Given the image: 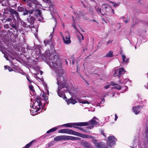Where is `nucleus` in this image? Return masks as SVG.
Masks as SVG:
<instances>
[{
	"label": "nucleus",
	"instance_id": "36",
	"mask_svg": "<svg viewBox=\"0 0 148 148\" xmlns=\"http://www.w3.org/2000/svg\"><path fill=\"white\" fill-rule=\"evenodd\" d=\"M110 3L112 4L115 7L116 6H118L119 5V4L115 3L113 2H110Z\"/></svg>",
	"mask_w": 148,
	"mask_h": 148
},
{
	"label": "nucleus",
	"instance_id": "45",
	"mask_svg": "<svg viewBox=\"0 0 148 148\" xmlns=\"http://www.w3.org/2000/svg\"><path fill=\"white\" fill-rule=\"evenodd\" d=\"M128 79H124V81H123L122 82V83L123 84H125L126 83V82H127L128 81Z\"/></svg>",
	"mask_w": 148,
	"mask_h": 148
},
{
	"label": "nucleus",
	"instance_id": "8",
	"mask_svg": "<svg viewBox=\"0 0 148 148\" xmlns=\"http://www.w3.org/2000/svg\"><path fill=\"white\" fill-rule=\"evenodd\" d=\"M75 132L71 130L67 129H62L59 130L58 131V132L59 133H66L74 135H75Z\"/></svg>",
	"mask_w": 148,
	"mask_h": 148
},
{
	"label": "nucleus",
	"instance_id": "9",
	"mask_svg": "<svg viewBox=\"0 0 148 148\" xmlns=\"http://www.w3.org/2000/svg\"><path fill=\"white\" fill-rule=\"evenodd\" d=\"M75 135L79 137H81L83 138H93V136L89 135L88 134H84L80 133L77 132H75Z\"/></svg>",
	"mask_w": 148,
	"mask_h": 148
},
{
	"label": "nucleus",
	"instance_id": "18",
	"mask_svg": "<svg viewBox=\"0 0 148 148\" xmlns=\"http://www.w3.org/2000/svg\"><path fill=\"white\" fill-rule=\"evenodd\" d=\"M40 98L41 99L45 101H47L48 98V97L46 96V94L44 92L41 93L40 95Z\"/></svg>",
	"mask_w": 148,
	"mask_h": 148
},
{
	"label": "nucleus",
	"instance_id": "47",
	"mask_svg": "<svg viewBox=\"0 0 148 148\" xmlns=\"http://www.w3.org/2000/svg\"><path fill=\"white\" fill-rule=\"evenodd\" d=\"M12 19L11 18H9L8 19H6V21H12Z\"/></svg>",
	"mask_w": 148,
	"mask_h": 148
},
{
	"label": "nucleus",
	"instance_id": "29",
	"mask_svg": "<svg viewBox=\"0 0 148 148\" xmlns=\"http://www.w3.org/2000/svg\"><path fill=\"white\" fill-rule=\"evenodd\" d=\"M95 146L96 147H97L98 148H102V144L101 143H97V144L95 145Z\"/></svg>",
	"mask_w": 148,
	"mask_h": 148
},
{
	"label": "nucleus",
	"instance_id": "58",
	"mask_svg": "<svg viewBox=\"0 0 148 148\" xmlns=\"http://www.w3.org/2000/svg\"><path fill=\"white\" fill-rule=\"evenodd\" d=\"M72 64H74V60H72Z\"/></svg>",
	"mask_w": 148,
	"mask_h": 148
},
{
	"label": "nucleus",
	"instance_id": "48",
	"mask_svg": "<svg viewBox=\"0 0 148 148\" xmlns=\"http://www.w3.org/2000/svg\"><path fill=\"white\" fill-rule=\"evenodd\" d=\"M44 2H46L47 3H48L50 1H49V0H42Z\"/></svg>",
	"mask_w": 148,
	"mask_h": 148
},
{
	"label": "nucleus",
	"instance_id": "1",
	"mask_svg": "<svg viewBox=\"0 0 148 148\" xmlns=\"http://www.w3.org/2000/svg\"><path fill=\"white\" fill-rule=\"evenodd\" d=\"M46 59L49 66L53 69L57 74V84L58 85V94L60 97H63L64 96V92L66 90L67 85L64 78V71L62 69V63L57 54H51L48 56H47Z\"/></svg>",
	"mask_w": 148,
	"mask_h": 148
},
{
	"label": "nucleus",
	"instance_id": "34",
	"mask_svg": "<svg viewBox=\"0 0 148 148\" xmlns=\"http://www.w3.org/2000/svg\"><path fill=\"white\" fill-rule=\"evenodd\" d=\"M78 128L79 130H82V131L84 132H87V133H90V131H86V130H84V129H83L82 128V127H78Z\"/></svg>",
	"mask_w": 148,
	"mask_h": 148
},
{
	"label": "nucleus",
	"instance_id": "27",
	"mask_svg": "<svg viewBox=\"0 0 148 148\" xmlns=\"http://www.w3.org/2000/svg\"><path fill=\"white\" fill-rule=\"evenodd\" d=\"M78 38L79 41L83 40L84 39L83 36L80 33H79V35H78Z\"/></svg>",
	"mask_w": 148,
	"mask_h": 148
},
{
	"label": "nucleus",
	"instance_id": "60",
	"mask_svg": "<svg viewBox=\"0 0 148 148\" xmlns=\"http://www.w3.org/2000/svg\"><path fill=\"white\" fill-rule=\"evenodd\" d=\"M125 90L127 88V86H125Z\"/></svg>",
	"mask_w": 148,
	"mask_h": 148
},
{
	"label": "nucleus",
	"instance_id": "12",
	"mask_svg": "<svg viewBox=\"0 0 148 148\" xmlns=\"http://www.w3.org/2000/svg\"><path fill=\"white\" fill-rule=\"evenodd\" d=\"M81 145L84 148H93L89 143L85 141H82Z\"/></svg>",
	"mask_w": 148,
	"mask_h": 148
},
{
	"label": "nucleus",
	"instance_id": "46",
	"mask_svg": "<svg viewBox=\"0 0 148 148\" xmlns=\"http://www.w3.org/2000/svg\"><path fill=\"white\" fill-rule=\"evenodd\" d=\"M11 26H12V27H13V28H15V27H16V26H15V25L14 24H12H12H11Z\"/></svg>",
	"mask_w": 148,
	"mask_h": 148
},
{
	"label": "nucleus",
	"instance_id": "10",
	"mask_svg": "<svg viewBox=\"0 0 148 148\" xmlns=\"http://www.w3.org/2000/svg\"><path fill=\"white\" fill-rule=\"evenodd\" d=\"M87 123V125H90V126L89 127L90 129H91L94 126H96L97 124V122L95 121L93 119L91 120L88 122V123L86 122Z\"/></svg>",
	"mask_w": 148,
	"mask_h": 148
},
{
	"label": "nucleus",
	"instance_id": "59",
	"mask_svg": "<svg viewBox=\"0 0 148 148\" xmlns=\"http://www.w3.org/2000/svg\"><path fill=\"white\" fill-rule=\"evenodd\" d=\"M2 49V47H0V51H1Z\"/></svg>",
	"mask_w": 148,
	"mask_h": 148
},
{
	"label": "nucleus",
	"instance_id": "51",
	"mask_svg": "<svg viewBox=\"0 0 148 148\" xmlns=\"http://www.w3.org/2000/svg\"><path fill=\"white\" fill-rule=\"evenodd\" d=\"M115 118L114 120L115 121H116L117 120V119L118 118V117L116 114H115Z\"/></svg>",
	"mask_w": 148,
	"mask_h": 148
},
{
	"label": "nucleus",
	"instance_id": "22",
	"mask_svg": "<svg viewBox=\"0 0 148 148\" xmlns=\"http://www.w3.org/2000/svg\"><path fill=\"white\" fill-rule=\"evenodd\" d=\"M119 71V69L115 70H114V76L115 77L117 76L119 77L120 75Z\"/></svg>",
	"mask_w": 148,
	"mask_h": 148
},
{
	"label": "nucleus",
	"instance_id": "54",
	"mask_svg": "<svg viewBox=\"0 0 148 148\" xmlns=\"http://www.w3.org/2000/svg\"><path fill=\"white\" fill-rule=\"evenodd\" d=\"M101 134H103V136H105V134H104V133H103V131H101Z\"/></svg>",
	"mask_w": 148,
	"mask_h": 148
},
{
	"label": "nucleus",
	"instance_id": "32",
	"mask_svg": "<svg viewBox=\"0 0 148 148\" xmlns=\"http://www.w3.org/2000/svg\"><path fill=\"white\" fill-rule=\"evenodd\" d=\"M33 142V141H32L26 145L25 147L24 148H29Z\"/></svg>",
	"mask_w": 148,
	"mask_h": 148
},
{
	"label": "nucleus",
	"instance_id": "35",
	"mask_svg": "<svg viewBox=\"0 0 148 148\" xmlns=\"http://www.w3.org/2000/svg\"><path fill=\"white\" fill-rule=\"evenodd\" d=\"M18 10L19 12H22L24 10V9L22 7H18Z\"/></svg>",
	"mask_w": 148,
	"mask_h": 148
},
{
	"label": "nucleus",
	"instance_id": "16",
	"mask_svg": "<svg viewBox=\"0 0 148 148\" xmlns=\"http://www.w3.org/2000/svg\"><path fill=\"white\" fill-rule=\"evenodd\" d=\"M133 109L134 111V112L136 114H138L140 112V110L139 106H137L134 107H133Z\"/></svg>",
	"mask_w": 148,
	"mask_h": 148
},
{
	"label": "nucleus",
	"instance_id": "38",
	"mask_svg": "<svg viewBox=\"0 0 148 148\" xmlns=\"http://www.w3.org/2000/svg\"><path fill=\"white\" fill-rule=\"evenodd\" d=\"M28 13V10H25V11H24L23 14L24 15H27Z\"/></svg>",
	"mask_w": 148,
	"mask_h": 148
},
{
	"label": "nucleus",
	"instance_id": "31",
	"mask_svg": "<svg viewBox=\"0 0 148 148\" xmlns=\"http://www.w3.org/2000/svg\"><path fill=\"white\" fill-rule=\"evenodd\" d=\"M37 112V110H36L35 111H34V110H31L30 113L32 115H35L36 114Z\"/></svg>",
	"mask_w": 148,
	"mask_h": 148
},
{
	"label": "nucleus",
	"instance_id": "61",
	"mask_svg": "<svg viewBox=\"0 0 148 148\" xmlns=\"http://www.w3.org/2000/svg\"><path fill=\"white\" fill-rule=\"evenodd\" d=\"M104 100L103 99L102 101V102L103 101V103L104 102Z\"/></svg>",
	"mask_w": 148,
	"mask_h": 148
},
{
	"label": "nucleus",
	"instance_id": "62",
	"mask_svg": "<svg viewBox=\"0 0 148 148\" xmlns=\"http://www.w3.org/2000/svg\"><path fill=\"white\" fill-rule=\"evenodd\" d=\"M72 18H73V20L74 21V17L73 16L72 17Z\"/></svg>",
	"mask_w": 148,
	"mask_h": 148
},
{
	"label": "nucleus",
	"instance_id": "14",
	"mask_svg": "<svg viewBox=\"0 0 148 148\" xmlns=\"http://www.w3.org/2000/svg\"><path fill=\"white\" fill-rule=\"evenodd\" d=\"M28 5L30 7H32L33 9V10H28V13L29 14H32L33 12L34 11V9L35 8H38L40 6V5L37 6L35 5H31V4H29V3L28 4Z\"/></svg>",
	"mask_w": 148,
	"mask_h": 148
},
{
	"label": "nucleus",
	"instance_id": "15",
	"mask_svg": "<svg viewBox=\"0 0 148 148\" xmlns=\"http://www.w3.org/2000/svg\"><path fill=\"white\" fill-rule=\"evenodd\" d=\"M146 129L145 130V140L147 141L148 144V121H147L145 125Z\"/></svg>",
	"mask_w": 148,
	"mask_h": 148
},
{
	"label": "nucleus",
	"instance_id": "25",
	"mask_svg": "<svg viewBox=\"0 0 148 148\" xmlns=\"http://www.w3.org/2000/svg\"><path fill=\"white\" fill-rule=\"evenodd\" d=\"M121 56L122 57L123 61V62H128L129 59H127L126 60H125V59L126 58V56L124 54H121Z\"/></svg>",
	"mask_w": 148,
	"mask_h": 148
},
{
	"label": "nucleus",
	"instance_id": "40",
	"mask_svg": "<svg viewBox=\"0 0 148 148\" xmlns=\"http://www.w3.org/2000/svg\"><path fill=\"white\" fill-rule=\"evenodd\" d=\"M26 78H27V80L29 81V82H31V81L30 80V77H29V76L27 75V76H26Z\"/></svg>",
	"mask_w": 148,
	"mask_h": 148
},
{
	"label": "nucleus",
	"instance_id": "55",
	"mask_svg": "<svg viewBox=\"0 0 148 148\" xmlns=\"http://www.w3.org/2000/svg\"><path fill=\"white\" fill-rule=\"evenodd\" d=\"M96 119L97 120L98 119L97 118H96L95 117H94L93 118V119Z\"/></svg>",
	"mask_w": 148,
	"mask_h": 148
},
{
	"label": "nucleus",
	"instance_id": "28",
	"mask_svg": "<svg viewBox=\"0 0 148 148\" xmlns=\"http://www.w3.org/2000/svg\"><path fill=\"white\" fill-rule=\"evenodd\" d=\"M10 8H6V9H4V11L3 12V14H6L8 13L9 12H10Z\"/></svg>",
	"mask_w": 148,
	"mask_h": 148
},
{
	"label": "nucleus",
	"instance_id": "4",
	"mask_svg": "<svg viewBox=\"0 0 148 148\" xmlns=\"http://www.w3.org/2000/svg\"><path fill=\"white\" fill-rule=\"evenodd\" d=\"M87 123H69L64 124L63 126L66 127H72L77 128V126H83L86 125Z\"/></svg>",
	"mask_w": 148,
	"mask_h": 148
},
{
	"label": "nucleus",
	"instance_id": "5",
	"mask_svg": "<svg viewBox=\"0 0 148 148\" xmlns=\"http://www.w3.org/2000/svg\"><path fill=\"white\" fill-rule=\"evenodd\" d=\"M60 34L65 43L66 44L70 43L71 42L70 37L69 33L68 32H66L64 33V35H63L62 33L61 32Z\"/></svg>",
	"mask_w": 148,
	"mask_h": 148
},
{
	"label": "nucleus",
	"instance_id": "43",
	"mask_svg": "<svg viewBox=\"0 0 148 148\" xmlns=\"http://www.w3.org/2000/svg\"><path fill=\"white\" fill-rule=\"evenodd\" d=\"M4 27L5 28L8 29L9 27V25L8 24H6L4 25Z\"/></svg>",
	"mask_w": 148,
	"mask_h": 148
},
{
	"label": "nucleus",
	"instance_id": "39",
	"mask_svg": "<svg viewBox=\"0 0 148 148\" xmlns=\"http://www.w3.org/2000/svg\"><path fill=\"white\" fill-rule=\"evenodd\" d=\"M96 11L98 12V13H101V9L98 8L96 9Z\"/></svg>",
	"mask_w": 148,
	"mask_h": 148
},
{
	"label": "nucleus",
	"instance_id": "6",
	"mask_svg": "<svg viewBox=\"0 0 148 148\" xmlns=\"http://www.w3.org/2000/svg\"><path fill=\"white\" fill-rule=\"evenodd\" d=\"M116 139L113 136H111L108 137L107 143L108 145L111 147L115 144Z\"/></svg>",
	"mask_w": 148,
	"mask_h": 148
},
{
	"label": "nucleus",
	"instance_id": "19",
	"mask_svg": "<svg viewBox=\"0 0 148 148\" xmlns=\"http://www.w3.org/2000/svg\"><path fill=\"white\" fill-rule=\"evenodd\" d=\"M36 8H35L34 9V11L35 12V14L34 15L37 17L40 16L41 14V12L39 10L37 9H36Z\"/></svg>",
	"mask_w": 148,
	"mask_h": 148
},
{
	"label": "nucleus",
	"instance_id": "7",
	"mask_svg": "<svg viewBox=\"0 0 148 148\" xmlns=\"http://www.w3.org/2000/svg\"><path fill=\"white\" fill-rule=\"evenodd\" d=\"M102 7L103 11H105L107 14H114V10L110 7H108L106 5L103 4L102 6Z\"/></svg>",
	"mask_w": 148,
	"mask_h": 148
},
{
	"label": "nucleus",
	"instance_id": "13",
	"mask_svg": "<svg viewBox=\"0 0 148 148\" xmlns=\"http://www.w3.org/2000/svg\"><path fill=\"white\" fill-rule=\"evenodd\" d=\"M27 2L28 4H29L31 5H35L37 6L40 5L38 2L36 0H27Z\"/></svg>",
	"mask_w": 148,
	"mask_h": 148
},
{
	"label": "nucleus",
	"instance_id": "24",
	"mask_svg": "<svg viewBox=\"0 0 148 148\" xmlns=\"http://www.w3.org/2000/svg\"><path fill=\"white\" fill-rule=\"evenodd\" d=\"M58 129V128L57 127H53L50 130H49L48 131L47 133V134H49L50 133H51V132H54L55 131H56Z\"/></svg>",
	"mask_w": 148,
	"mask_h": 148
},
{
	"label": "nucleus",
	"instance_id": "64",
	"mask_svg": "<svg viewBox=\"0 0 148 148\" xmlns=\"http://www.w3.org/2000/svg\"><path fill=\"white\" fill-rule=\"evenodd\" d=\"M147 77H148V73L147 74Z\"/></svg>",
	"mask_w": 148,
	"mask_h": 148
},
{
	"label": "nucleus",
	"instance_id": "21",
	"mask_svg": "<svg viewBox=\"0 0 148 148\" xmlns=\"http://www.w3.org/2000/svg\"><path fill=\"white\" fill-rule=\"evenodd\" d=\"M76 103H77V102L75 100L72 98L69 99L68 101H67V103L68 105L71 103H72L73 104H74Z\"/></svg>",
	"mask_w": 148,
	"mask_h": 148
},
{
	"label": "nucleus",
	"instance_id": "37",
	"mask_svg": "<svg viewBox=\"0 0 148 148\" xmlns=\"http://www.w3.org/2000/svg\"><path fill=\"white\" fill-rule=\"evenodd\" d=\"M56 27V26H55L53 28V32L51 33V34L49 36V37H50L51 38L52 36H53V32L54 31V30H55V27Z\"/></svg>",
	"mask_w": 148,
	"mask_h": 148
},
{
	"label": "nucleus",
	"instance_id": "17",
	"mask_svg": "<svg viewBox=\"0 0 148 148\" xmlns=\"http://www.w3.org/2000/svg\"><path fill=\"white\" fill-rule=\"evenodd\" d=\"M111 85L114 86V87L112 88H115L118 90H120L121 89V86H120L117 84H115L114 82H111Z\"/></svg>",
	"mask_w": 148,
	"mask_h": 148
},
{
	"label": "nucleus",
	"instance_id": "56",
	"mask_svg": "<svg viewBox=\"0 0 148 148\" xmlns=\"http://www.w3.org/2000/svg\"><path fill=\"white\" fill-rule=\"evenodd\" d=\"M117 25H119V27H121V25L120 23L118 24Z\"/></svg>",
	"mask_w": 148,
	"mask_h": 148
},
{
	"label": "nucleus",
	"instance_id": "52",
	"mask_svg": "<svg viewBox=\"0 0 148 148\" xmlns=\"http://www.w3.org/2000/svg\"><path fill=\"white\" fill-rule=\"evenodd\" d=\"M29 88L30 90H33V86H29Z\"/></svg>",
	"mask_w": 148,
	"mask_h": 148
},
{
	"label": "nucleus",
	"instance_id": "2",
	"mask_svg": "<svg viewBox=\"0 0 148 148\" xmlns=\"http://www.w3.org/2000/svg\"><path fill=\"white\" fill-rule=\"evenodd\" d=\"M80 138L78 137L68 136H59L54 138V140L56 141L60 140H80Z\"/></svg>",
	"mask_w": 148,
	"mask_h": 148
},
{
	"label": "nucleus",
	"instance_id": "49",
	"mask_svg": "<svg viewBox=\"0 0 148 148\" xmlns=\"http://www.w3.org/2000/svg\"><path fill=\"white\" fill-rule=\"evenodd\" d=\"M8 70H9V71H12V69L10 67H9L8 68Z\"/></svg>",
	"mask_w": 148,
	"mask_h": 148
},
{
	"label": "nucleus",
	"instance_id": "57",
	"mask_svg": "<svg viewBox=\"0 0 148 148\" xmlns=\"http://www.w3.org/2000/svg\"><path fill=\"white\" fill-rule=\"evenodd\" d=\"M8 67H9V66H5V68L6 69H8Z\"/></svg>",
	"mask_w": 148,
	"mask_h": 148
},
{
	"label": "nucleus",
	"instance_id": "20",
	"mask_svg": "<svg viewBox=\"0 0 148 148\" xmlns=\"http://www.w3.org/2000/svg\"><path fill=\"white\" fill-rule=\"evenodd\" d=\"M77 100L79 103H81L83 104L87 103L88 104H90V102L81 99L77 98Z\"/></svg>",
	"mask_w": 148,
	"mask_h": 148
},
{
	"label": "nucleus",
	"instance_id": "41",
	"mask_svg": "<svg viewBox=\"0 0 148 148\" xmlns=\"http://www.w3.org/2000/svg\"><path fill=\"white\" fill-rule=\"evenodd\" d=\"M111 85H112L111 84V85L109 84L108 85H107L104 87V88L105 89H107L109 88L110 87V86Z\"/></svg>",
	"mask_w": 148,
	"mask_h": 148
},
{
	"label": "nucleus",
	"instance_id": "26",
	"mask_svg": "<svg viewBox=\"0 0 148 148\" xmlns=\"http://www.w3.org/2000/svg\"><path fill=\"white\" fill-rule=\"evenodd\" d=\"M113 56V52L110 51L107 53L106 56V57H112Z\"/></svg>",
	"mask_w": 148,
	"mask_h": 148
},
{
	"label": "nucleus",
	"instance_id": "50",
	"mask_svg": "<svg viewBox=\"0 0 148 148\" xmlns=\"http://www.w3.org/2000/svg\"><path fill=\"white\" fill-rule=\"evenodd\" d=\"M8 0H0V3H2L3 1H7Z\"/></svg>",
	"mask_w": 148,
	"mask_h": 148
},
{
	"label": "nucleus",
	"instance_id": "42",
	"mask_svg": "<svg viewBox=\"0 0 148 148\" xmlns=\"http://www.w3.org/2000/svg\"><path fill=\"white\" fill-rule=\"evenodd\" d=\"M72 26L76 30H77V29L74 23H73L72 25Z\"/></svg>",
	"mask_w": 148,
	"mask_h": 148
},
{
	"label": "nucleus",
	"instance_id": "63",
	"mask_svg": "<svg viewBox=\"0 0 148 148\" xmlns=\"http://www.w3.org/2000/svg\"><path fill=\"white\" fill-rule=\"evenodd\" d=\"M119 82L120 83H121V80H120V81H119Z\"/></svg>",
	"mask_w": 148,
	"mask_h": 148
},
{
	"label": "nucleus",
	"instance_id": "23",
	"mask_svg": "<svg viewBox=\"0 0 148 148\" xmlns=\"http://www.w3.org/2000/svg\"><path fill=\"white\" fill-rule=\"evenodd\" d=\"M119 72L120 73V75L124 74L125 71L124 70L123 68H122L119 69Z\"/></svg>",
	"mask_w": 148,
	"mask_h": 148
},
{
	"label": "nucleus",
	"instance_id": "44",
	"mask_svg": "<svg viewBox=\"0 0 148 148\" xmlns=\"http://www.w3.org/2000/svg\"><path fill=\"white\" fill-rule=\"evenodd\" d=\"M4 57L7 60H8V56L6 54L4 55Z\"/></svg>",
	"mask_w": 148,
	"mask_h": 148
},
{
	"label": "nucleus",
	"instance_id": "11",
	"mask_svg": "<svg viewBox=\"0 0 148 148\" xmlns=\"http://www.w3.org/2000/svg\"><path fill=\"white\" fill-rule=\"evenodd\" d=\"M10 13H11V15H14V16H16L18 20H20L18 14L16 11L15 10L12 9H10Z\"/></svg>",
	"mask_w": 148,
	"mask_h": 148
},
{
	"label": "nucleus",
	"instance_id": "33",
	"mask_svg": "<svg viewBox=\"0 0 148 148\" xmlns=\"http://www.w3.org/2000/svg\"><path fill=\"white\" fill-rule=\"evenodd\" d=\"M44 42L45 46H46L48 44L50 43V41L48 40H45Z\"/></svg>",
	"mask_w": 148,
	"mask_h": 148
},
{
	"label": "nucleus",
	"instance_id": "3",
	"mask_svg": "<svg viewBox=\"0 0 148 148\" xmlns=\"http://www.w3.org/2000/svg\"><path fill=\"white\" fill-rule=\"evenodd\" d=\"M32 107L33 109H39L40 108V106L42 105L40 100L39 98L37 97L35 99L32 100V98L31 99Z\"/></svg>",
	"mask_w": 148,
	"mask_h": 148
},
{
	"label": "nucleus",
	"instance_id": "53",
	"mask_svg": "<svg viewBox=\"0 0 148 148\" xmlns=\"http://www.w3.org/2000/svg\"><path fill=\"white\" fill-rule=\"evenodd\" d=\"M129 20L127 19L124 22L125 23H128L129 22Z\"/></svg>",
	"mask_w": 148,
	"mask_h": 148
},
{
	"label": "nucleus",
	"instance_id": "30",
	"mask_svg": "<svg viewBox=\"0 0 148 148\" xmlns=\"http://www.w3.org/2000/svg\"><path fill=\"white\" fill-rule=\"evenodd\" d=\"M91 138L92 139V142L94 143L95 145H96L98 143L97 142V140L96 139H95V138L93 136V138Z\"/></svg>",
	"mask_w": 148,
	"mask_h": 148
}]
</instances>
